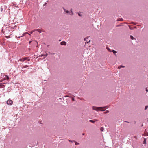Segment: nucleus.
I'll return each instance as SVG.
<instances>
[{
  "instance_id": "nucleus-30",
  "label": "nucleus",
  "mask_w": 148,
  "mask_h": 148,
  "mask_svg": "<svg viewBox=\"0 0 148 148\" xmlns=\"http://www.w3.org/2000/svg\"><path fill=\"white\" fill-rule=\"evenodd\" d=\"M82 135H84V133L82 134Z\"/></svg>"
},
{
  "instance_id": "nucleus-25",
  "label": "nucleus",
  "mask_w": 148,
  "mask_h": 148,
  "mask_svg": "<svg viewBox=\"0 0 148 148\" xmlns=\"http://www.w3.org/2000/svg\"><path fill=\"white\" fill-rule=\"evenodd\" d=\"M78 15L80 16H81V15L79 13H78Z\"/></svg>"
},
{
  "instance_id": "nucleus-2",
  "label": "nucleus",
  "mask_w": 148,
  "mask_h": 148,
  "mask_svg": "<svg viewBox=\"0 0 148 148\" xmlns=\"http://www.w3.org/2000/svg\"><path fill=\"white\" fill-rule=\"evenodd\" d=\"M29 58V57H25L23 58L20 59L19 60V61H20L24 62L26 60H27L28 61H29L30 60V59Z\"/></svg>"
},
{
  "instance_id": "nucleus-5",
  "label": "nucleus",
  "mask_w": 148,
  "mask_h": 148,
  "mask_svg": "<svg viewBox=\"0 0 148 148\" xmlns=\"http://www.w3.org/2000/svg\"><path fill=\"white\" fill-rule=\"evenodd\" d=\"M30 34H28V33H25L23 34V35L20 37H22L23 36H27L28 37L30 36Z\"/></svg>"
},
{
  "instance_id": "nucleus-11",
  "label": "nucleus",
  "mask_w": 148,
  "mask_h": 148,
  "mask_svg": "<svg viewBox=\"0 0 148 148\" xmlns=\"http://www.w3.org/2000/svg\"><path fill=\"white\" fill-rule=\"evenodd\" d=\"M125 67V66H120L118 67V69H120L121 68V67Z\"/></svg>"
},
{
  "instance_id": "nucleus-10",
  "label": "nucleus",
  "mask_w": 148,
  "mask_h": 148,
  "mask_svg": "<svg viewBox=\"0 0 148 148\" xmlns=\"http://www.w3.org/2000/svg\"><path fill=\"white\" fill-rule=\"evenodd\" d=\"M104 130V129L103 128V127H102L101 128H100V130L101 131H103V130Z\"/></svg>"
},
{
  "instance_id": "nucleus-28",
  "label": "nucleus",
  "mask_w": 148,
  "mask_h": 148,
  "mask_svg": "<svg viewBox=\"0 0 148 148\" xmlns=\"http://www.w3.org/2000/svg\"><path fill=\"white\" fill-rule=\"evenodd\" d=\"M69 14L70 15V14H72V13H69Z\"/></svg>"
},
{
  "instance_id": "nucleus-27",
  "label": "nucleus",
  "mask_w": 148,
  "mask_h": 148,
  "mask_svg": "<svg viewBox=\"0 0 148 148\" xmlns=\"http://www.w3.org/2000/svg\"><path fill=\"white\" fill-rule=\"evenodd\" d=\"M72 100L73 101H74V99L73 98H72Z\"/></svg>"
},
{
  "instance_id": "nucleus-26",
  "label": "nucleus",
  "mask_w": 148,
  "mask_h": 148,
  "mask_svg": "<svg viewBox=\"0 0 148 148\" xmlns=\"http://www.w3.org/2000/svg\"><path fill=\"white\" fill-rule=\"evenodd\" d=\"M146 91L147 92H148V90L147 89H146Z\"/></svg>"
},
{
  "instance_id": "nucleus-21",
  "label": "nucleus",
  "mask_w": 148,
  "mask_h": 148,
  "mask_svg": "<svg viewBox=\"0 0 148 148\" xmlns=\"http://www.w3.org/2000/svg\"><path fill=\"white\" fill-rule=\"evenodd\" d=\"M43 56H44V54H41L40 55V57H42Z\"/></svg>"
},
{
  "instance_id": "nucleus-13",
  "label": "nucleus",
  "mask_w": 148,
  "mask_h": 148,
  "mask_svg": "<svg viewBox=\"0 0 148 148\" xmlns=\"http://www.w3.org/2000/svg\"><path fill=\"white\" fill-rule=\"evenodd\" d=\"M107 49L109 51H110V52H111V51L110 49L108 48V47H107Z\"/></svg>"
},
{
  "instance_id": "nucleus-35",
  "label": "nucleus",
  "mask_w": 148,
  "mask_h": 148,
  "mask_svg": "<svg viewBox=\"0 0 148 148\" xmlns=\"http://www.w3.org/2000/svg\"><path fill=\"white\" fill-rule=\"evenodd\" d=\"M69 141H71V142H72V141H71L70 140H69Z\"/></svg>"
},
{
  "instance_id": "nucleus-14",
  "label": "nucleus",
  "mask_w": 148,
  "mask_h": 148,
  "mask_svg": "<svg viewBox=\"0 0 148 148\" xmlns=\"http://www.w3.org/2000/svg\"><path fill=\"white\" fill-rule=\"evenodd\" d=\"M123 19L122 18L121 19H118L117 20V21H123Z\"/></svg>"
},
{
  "instance_id": "nucleus-3",
  "label": "nucleus",
  "mask_w": 148,
  "mask_h": 148,
  "mask_svg": "<svg viewBox=\"0 0 148 148\" xmlns=\"http://www.w3.org/2000/svg\"><path fill=\"white\" fill-rule=\"evenodd\" d=\"M13 103V101L10 99L8 100L7 101V104L9 105H11Z\"/></svg>"
},
{
  "instance_id": "nucleus-31",
  "label": "nucleus",
  "mask_w": 148,
  "mask_h": 148,
  "mask_svg": "<svg viewBox=\"0 0 148 148\" xmlns=\"http://www.w3.org/2000/svg\"><path fill=\"white\" fill-rule=\"evenodd\" d=\"M1 88V85H0V88Z\"/></svg>"
},
{
  "instance_id": "nucleus-16",
  "label": "nucleus",
  "mask_w": 148,
  "mask_h": 148,
  "mask_svg": "<svg viewBox=\"0 0 148 148\" xmlns=\"http://www.w3.org/2000/svg\"><path fill=\"white\" fill-rule=\"evenodd\" d=\"M109 112V111L108 110H106V111L104 112V114H106L107 113H108Z\"/></svg>"
},
{
  "instance_id": "nucleus-32",
  "label": "nucleus",
  "mask_w": 148,
  "mask_h": 148,
  "mask_svg": "<svg viewBox=\"0 0 148 148\" xmlns=\"http://www.w3.org/2000/svg\"><path fill=\"white\" fill-rule=\"evenodd\" d=\"M147 121H148V119H147Z\"/></svg>"
},
{
  "instance_id": "nucleus-22",
  "label": "nucleus",
  "mask_w": 148,
  "mask_h": 148,
  "mask_svg": "<svg viewBox=\"0 0 148 148\" xmlns=\"http://www.w3.org/2000/svg\"><path fill=\"white\" fill-rule=\"evenodd\" d=\"M132 40H134L135 39V38H131Z\"/></svg>"
},
{
  "instance_id": "nucleus-1",
  "label": "nucleus",
  "mask_w": 148,
  "mask_h": 148,
  "mask_svg": "<svg viewBox=\"0 0 148 148\" xmlns=\"http://www.w3.org/2000/svg\"><path fill=\"white\" fill-rule=\"evenodd\" d=\"M108 108L107 106L99 107H93L92 108L93 110H95L97 111H103L106 110V109L107 108Z\"/></svg>"
},
{
  "instance_id": "nucleus-18",
  "label": "nucleus",
  "mask_w": 148,
  "mask_h": 148,
  "mask_svg": "<svg viewBox=\"0 0 148 148\" xmlns=\"http://www.w3.org/2000/svg\"><path fill=\"white\" fill-rule=\"evenodd\" d=\"M75 144L76 145H79V143H78V142H75Z\"/></svg>"
},
{
  "instance_id": "nucleus-33",
  "label": "nucleus",
  "mask_w": 148,
  "mask_h": 148,
  "mask_svg": "<svg viewBox=\"0 0 148 148\" xmlns=\"http://www.w3.org/2000/svg\"><path fill=\"white\" fill-rule=\"evenodd\" d=\"M31 42V41H30V42H29V43H30V42Z\"/></svg>"
},
{
  "instance_id": "nucleus-15",
  "label": "nucleus",
  "mask_w": 148,
  "mask_h": 148,
  "mask_svg": "<svg viewBox=\"0 0 148 148\" xmlns=\"http://www.w3.org/2000/svg\"><path fill=\"white\" fill-rule=\"evenodd\" d=\"M112 51H113V52L115 54L117 53L116 51H115L114 50H113Z\"/></svg>"
},
{
  "instance_id": "nucleus-4",
  "label": "nucleus",
  "mask_w": 148,
  "mask_h": 148,
  "mask_svg": "<svg viewBox=\"0 0 148 148\" xmlns=\"http://www.w3.org/2000/svg\"><path fill=\"white\" fill-rule=\"evenodd\" d=\"M89 38H85L84 39V40L85 41H86L85 42V43H88L89 42H90V40L89 39Z\"/></svg>"
},
{
  "instance_id": "nucleus-24",
  "label": "nucleus",
  "mask_w": 148,
  "mask_h": 148,
  "mask_svg": "<svg viewBox=\"0 0 148 148\" xmlns=\"http://www.w3.org/2000/svg\"><path fill=\"white\" fill-rule=\"evenodd\" d=\"M47 54L46 53L44 55V56H47Z\"/></svg>"
},
{
  "instance_id": "nucleus-7",
  "label": "nucleus",
  "mask_w": 148,
  "mask_h": 148,
  "mask_svg": "<svg viewBox=\"0 0 148 148\" xmlns=\"http://www.w3.org/2000/svg\"><path fill=\"white\" fill-rule=\"evenodd\" d=\"M63 10L64 11L66 12V13H70V12L68 10H66L64 8H63Z\"/></svg>"
},
{
  "instance_id": "nucleus-17",
  "label": "nucleus",
  "mask_w": 148,
  "mask_h": 148,
  "mask_svg": "<svg viewBox=\"0 0 148 148\" xmlns=\"http://www.w3.org/2000/svg\"><path fill=\"white\" fill-rule=\"evenodd\" d=\"M143 143H144V144H146V139H144Z\"/></svg>"
},
{
  "instance_id": "nucleus-34",
  "label": "nucleus",
  "mask_w": 148,
  "mask_h": 148,
  "mask_svg": "<svg viewBox=\"0 0 148 148\" xmlns=\"http://www.w3.org/2000/svg\"><path fill=\"white\" fill-rule=\"evenodd\" d=\"M5 37H8V36H5Z\"/></svg>"
},
{
  "instance_id": "nucleus-19",
  "label": "nucleus",
  "mask_w": 148,
  "mask_h": 148,
  "mask_svg": "<svg viewBox=\"0 0 148 148\" xmlns=\"http://www.w3.org/2000/svg\"><path fill=\"white\" fill-rule=\"evenodd\" d=\"M148 107V106H146L145 107V109L146 110L147 109Z\"/></svg>"
},
{
  "instance_id": "nucleus-20",
  "label": "nucleus",
  "mask_w": 148,
  "mask_h": 148,
  "mask_svg": "<svg viewBox=\"0 0 148 148\" xmlns=\"http://www.w3.org/2000/svg\"><path fill=\"white\" fill-rule=\"evenodd\" d=\"M28 67V66L27 65H26L24 66V68H26Z\"/></svg>"
},
{
  "instance_id": "nucleus-12",
  "label": "nucleus",
  "mask_w": 148,
  "mask_h": 148,
  "mask_svg": "<svg viewBox=\"0 0 148 148\" xmlns=\"http://www.w3.org/2000/svg\"><path fill=\"white\" fill-rule=\"evenodd\" d=\"M89 121L90 122H92V123H94L95 122V121H93V120H90Z\"/></svg>"
},
{
  "instance_id": "nucleus-9",
  "label": "nucleus",
  "mask_w": 148,
  "mask_h": 148,
  "mask_svg": "<svg viewBox=\"0 0 148 148\" xmlns=\"http://www.w3.org/2000/svg\"><path fill=\"white\" fill-rule=\"evenodd\" d=\"M70 13H72V14H70L71 16H72L73 15V13L72 10V9H71L70 10Z\"/></svg>"
},
{
  "instance_id": "nucleus-29",
  "label": "nucleus",
  "mask_w": 148,
  "mask_h": 148,
  "mask_svg": "<svg viewBox=\"0 0 148 148\" xmlns=\"http://www.w3.org/2000/svg\"><path fill=\"white\" fill-rule=\"evenodd\" d=\"M130 37H133V36H132L131 35Z\"/></svg>"
},
{
  "instance_id": "nucleus-8",
  "label": "nucleus",
  "mask_w": 148,
  "mask_h": 148,
  "mask_svg": "<svg viewBox=\"0 0 148 148\" xmlns=\"http://www.w3.org/2000/svg\"><path fill=\"white\" fill-rule=\"evenodd\" d=\"M38 31V32L39 33H41V29H36V30H34V31ZM34 31H32V32H31V33H32V32H34Z\"/></svg>"
},
{
  "instance_id": "nucleus-23",
  "label": "nucleus",
  "mask_w": 148,
  "mask_h": 148,
  "mask_svg": "<svg viewBox=\"0 0 148 148\" xmlns=\"http://www.w3.org/2000/svg\"><path fill=\"white\" fill-rule=\"evenodd\" d=\"M7 80H8L9 79V78L8 76H7Z\"/></svg>"
},
{
  "instance_id": "nucleus-6",
  "label": "nucleus",
  "mask_w": 148,
  "mask_h": 148,
  "mask_svg": "<svg viewBox=\"0 0 148 148\" xmlns=\"http://www.w3.org/2000/svg\"><path fill=\"white\" fill-rule=\"evenodd\" d=\"M66 43L64 41H63L61 42V44L62 45H66Z\"/></svg>"
}]
</instances>
